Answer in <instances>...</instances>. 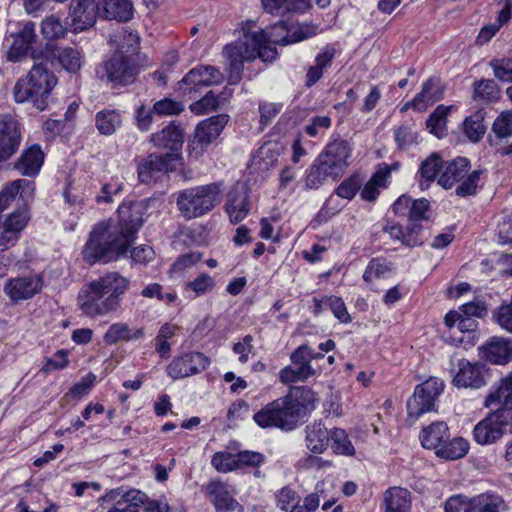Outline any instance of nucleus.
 <instances>
[{"label": "nucleus", "mask_w": 512, "mask_h": 512, "mask_svg": "<svg viewBox=\"0 0 512 512\" xmlns=\"http://www.w3.org/2000/svg\"><path fill=\"white\" fill-rule=\"evenodd\" d=\"M209 499L213 502L216 512H241V505L230 494L227 484L212 480L204 487Z\"/></svg>", "instance_id": "obj_21"}, {"label": "nucleus", "mask_w": 512, "mask_h": 512, "mask_svg": "<svg viewBox=\"0 0 512 512\" xmlns=\"http://www.w3.org/2000/svg\"><path fill=\"white\" fill-rule=\"evenodd\" d=\"M444 387V381L438 377H430L416 386L414 394L407 401L410 425L424 413L435 409V401L442 394Z\"/></svg>", "instance_id": "obj_10"}, {"label": "nucleus", "mask_w": 512, "mask_h": 512, "mask_svg": "<svg viewBox=\"0 0 512 512\" xmlns=\"http://www.w3.org/2000/svg\"><path fill=\"white\" fill-rule=\"evenodd\" d=\"M451 109L452 106L439 105L426 121L430 132L438 138L445 135L447 116Z\"/></svg>", "instance_id": "obj_45"}, {"label": "nucleus", "mask_w": 512, "mask_h": 512, "mask_svg": "<svg viewBox=\"0 0 512 512\" xmlns=\"http://www.w3.org/2000/svg\"><path fill=\"white\" fill-rule=\"evenodd\" d=\"M41 32L44 38L49 40L63 38L67 33V27L55 15L46 17L41 24Z\"/></svg>", "instance_id": "obj_48"}, {"label": "nucleus", "mask_w": 512, "mask_h": 512, "mask_svg": "<svg viewBox=\"0 0 512 512\" xmlns=\"http://www.w3.org/2000/svg\"><path fill=\"white\" fill-rule=\"evenodd\" d=\"M471 507V499L466 500L461 495L450 497L444 504L445 512H468Z\"/></svg>", "instance_id": "obj_64"}, {"label": "nucleus", "mask_w": 512, "mask_h": 512, "mask_svg": "<svg viewBox=\"0 0 512 512\" xmlns=\"http://www.w3.org/2000/svg\"><path fill=\"white\" fill-rule=\"evenodd\" d=\"M391 271L390 263L379 258H373L367 265L363 279L367 283H371L374 278L384 277L386 273Z\"/></svg>", "instance_id": "obj_53"}, {"label": "nucleus", "mask_w": 512, "mask_h": 512, "mask_svg": "<svg viewBox=\"0 0 512 512\" xmlns=\"http://www.w3.org/2000/svg\"><path fill=\"white\" fill-rule=\"evenodd\" d=\"M511 506L498 494L485 493L471 499L468 512H506Z\"/></svg>", "instance_id": "obj_33"}, {"label": "nucleus", "mask_w": 512, "mask_h": 512, "mask_svg": "<svg viewBox=\"0 0 512 512\" xmlns=\"http://www.w3.org/2000/svg\"><path fill=\"white\" fill-rule=\"evenodd\" d=\"M306 447L314 454L323 453L330 441L331 431L321 422H313L306 426Z\"/></svg>", "instance_id": "obj_27"}, {"label": "nucleus", "mask_w": 512, "mask_h": 512, "mask_svg": "<svg viewBox=\"0 0 512 512\" xmlns=\"http://www.w3.org/2000/svg\"><path fill=\"white\" fill-rule=\"evenodd\" d=\"M21 142L20 125L10 114H0V162L9 159Z\"/></svg>", "instance_id": "obj_17"}, {"label": "nucleus", "mask_w": 512, "mask_h": 512, "mask_svg": "<svg viewBox=\"0 0 512 512\" xmlns=\"http://www.w3.org/2000/svg\"><path fill=\"white\" fill-rule=\"evenodd\" d=\"M363 179L360 174L354 173L347 179H345L343 182L340 183V185L336 188L335 193L337 196L351 200L354 198L356 193L359 191L361 185H362Z\"/></svg>", "instance_id": "obj_51"}, {"label": "nucleus", "mask_w": 512, "mask_h": 512, "mask_svg": "<svg viewBox=\"0 0 512 512\" xmlns=\"http://www.w3.org/2000/svg\"><path fill=\"white\" fill-rule=\"evenodd\" d=\"M485 114L483 109H479L464 121V132L473 142L479 141L486 132L487 127L484 124Z\"/></svg>", "instance_id": "obj_41"}, {"label": "nucleus", "mask_w": 512, "mask_h": 512, "mask_svg": "<svg viewBox=\"0 0 512 512\" xmlns=\"http://www.w3.org/2000/svg\"><path fill=\"white\" fill-rule=\"evenodd\" d=\"M500 404L509 412L512 410V372L504 377L498 388L490 392L484 402V406L491 408L493 405Z\"/></svg>", "instance_id": "obj_34"}, {"label": "nucleus", "mask_w": 512, "mask_h": 512, "mask_svg": "<svg viewBox=\"0 0 512 512\" xmlns=\"http://www.w3.org/2000/svg\"><path fill=\"white\" fill-rule=\"evenodd\" d=\"M389 175V167L379 168L361 190V199L368 202H374L380 193L379 188L385 187L386 179Z\"/></svg>", "instance_id": "obj_39"}, {"label": "nucleus", "mask_w": 512, "mask_h": 512, "mask_svg": "<svg viewBox=\"0 0 512 512\" xmlns=\"http://www.w3.org/2000/svg\"><path fill=\"white\" fill-rule=\"evenodd\" d=\"M331 126V118L329 116L312 117L309 124L305 126V132L310 137H315L321 130H326Z\"/></svg>", "instance_id": "obj_63"}, {"label": "nucleus", "mask_w": 512, "mask_h": 512, "mask_svg": "<svg viewBox=\"0 0 512 512\" xmlns=\"http://www.w3.org/2000/svg\"><path fill=\"white\" fill-rule=\"evenodd\" d=\"M473 99L475 101L489 103L499 99L500 91L492 79H482L474 82Z\"/></svg>", "instance_id": "obj_42"}, {"label": "nucleus", "mask_w": 512, "mask_h": 512, "mask_svg": "<svg viewBox=\"0 0 512 512\" xmlns=\"http://www.w3.org/2000/svg\"><path fill=\"white\" fill-rule=\"evenodd\" d=\"M297 409L291 397H280L264 405L253 415L255 423L263 428H277L292 431L297 425Z\"/></svg>", "instance_id": "obj_8"}, {"label": "nucleus", "mask_w": 512, "mask_h": 512, "mask_svg": "<svg viewBox=\"0 0 512 512\" xmlns=\"http://www.w3.org/2000/svg\"><path fill=\"white\" fill-rule=\"evenodd\" d=\"M95 380L94 375H88L81 379L80 382L74 384L69 392L66 394V397H72L74 399H80L81 397L87 395L93 385Z\"/></svg>", "instance_id": "obj_61"}, {"label": "nucleus", "mask_w": 512, "mask_h": 512, "mask_svg": "<svg viewBox=\"0 0 512 512\" xmlns=\"http://www.w3.org/2000/svg\"><path fill=\"white\" fill-rule=\"evenodd\" d=\"M448 437H450L449 429L443 421L431 423L423 428L419 436L422 446L426 449H434L436 453Z\"/></svg>", "instance_id": "obj_28"}, {"label": "nucleus", "mask_w": 512, "mask_h": 512, "mask_svg": "<svg viewBox=\"0 0 512 512\" xmlns=\"http://www.w3.org/2000/svg\"><path fill=\"white\" fill-rule=\"evenodd\" d=\"M98 6L94 0H73L70 4V16L75 31H83L96 22Z\"/></svg>", "instance_id": "obj_24"}, {"label": "nucleus", "mask_w": 512, "mask_h": 512, "mask_svg": "<svg viewBox=\"0 0 512 512\" xmlns=\"http://www.w3.org/2000/svg\"><path fill=\"white\" fill-rule=\"evenodd\" d=\"M44 161V153L39 145H32L23 152L18 162L16 169L25 176H35L38 174Z\"/></svg>", "instance_id": "obj_31"}, {"label": "nucleus", "mask_w": 512, "mask_h": 512, "mask_svg": "<svg viewBox=\"0 0 512 512\" xmlns=\"http://www.w3.org/2000/svg\"><path fill=\"white\" fill-rule=\"evenodd\" d=\"M58 60L62 67L69 72H77L82 65L81 52L72 47H64L58 51Z\"/></svg>", "instance_id": "obj_47"}, {"label": "nucleus", "mask_w": 512, "mask_h": 512, "mask_svg": "<svg viewBox=\"0 0 512 512\" xmlns=\"http://www.w3.org/2000/svg\"><path fill=\"white\" fill-rule=\"evenodd\" d=\"M469 169L470 162L465 157L443 161V171L438 178V184L444 189H450L455 183L461 181L456 188V194L461 197L475 195L483 170L478 169L469 173Z\"/></svg>", "instance_id": "obj_7"}, {"label": "nucleus", "mask_w": 512, "mask_h": 512, "mask_svg": "<svg viewBox=\"0 0 512 512\" xmlns=\"http://www.w3.org/2000/svg\"><path fill=\"white\" fill-rule=\"evenodd\" d=\"M352 147L347 140L336 138L330 141L310 166L305 186L317 189L328 179L338 180L350 165Z\"/></svg>", "instance_id": "obj_4"}, {"label": "nucleus", "mask_w": 512, "mask_h": 512, "mask_svg": "<svg viewBox=\"0 0 512 512\" xmlns=\"http://www.w3.org/2000/svg\"><path fill=\"white\" fill-rule=\"evenodd\" d=\"M311 0H262L263 8L272 14L283 15L286 12L303 13L310 8Z\"/></svg>", "instance_id": "obj_35"}, {"label": "nucleus", "mask_w": 512, "mask_h": 512, "mask_svg": "<svg viewBox=\"0 0 512 512\" xmlns=\"http://www.w3.org/2000/svg\"><path fill=\"white\" fill-rule=\"evenodd\" d=\"M395 214L408 215L412 221H421L429 218L431 212L430 202L425 199L412 200L411 197L402 195L392 206Z\"/></svg>", "instance_id": "obj_23"}, {"label": "nucleus", "mask_w": 512, "mask_h": 512, "mask_svg": "<svg viewBox=\"0 0 512 512\" xmlns=\"http://www.w3.org/2000/svg\"><path fill=\"white\" fill-rule=\"evenodd\" d=\"M154 115L156 114L153 107L151 108L144 103L137 106L134 111L136 127L142 132L149 131L153 123Z\"/></svg>", "instance_id": "obj_52"}, {"label": "nucleus", "mask_w": 512, "mask_h": 512, "mask_svg": "<svg viewBox=\"0 0 512 512\" xmlns=\"http://www.w3.org/2000/svg\"><path fill=\"white\" fill-rule=\"evenodd\" d=\"M384 512H410L411 493L402 487H390L383 496Z\"/></svg>", "instance_id": "obj_29"}, {"label": "nucleus", "mask_w": 512, "mask_h": 512, "mask_svg": "<svg viewBox=\"0 0 512 512\" xmlns=\"http://www.w3.org/2000/svg\"><path fill=\"white\" fill-rule=\"evenodd\" d=\"M129 285L130 280L119 272H108L83 286L78 294V306L88 317L114 314Z\"/></svg>", "instance_id": "obj_3"}, {"label": "nucleus", "mask_w": 512, "mask_h": 512, "mask_svg": "<svg viewBox=\"0 0 512 512\" xmlns=\"http://www.w3.org/2000/svg\"><path fill=\"white\" fill-rule=\"evenodd\" d=\"M228 121L227 114H218L200 122L196 127L193 143L200 145L201 149L206 148L220 136Z\"/></svg>", "instance_id": "obj_22"}, {"label": "nucleus", "mask_w": 512, "mask_h": 512, "mask_svg": "<svg viewBox=\"0 0 512 512\" xmlns=\"http://www.w3.org/2000/svg\"><path fill=\"white\" fill-rule=\"evenodd\" d=\"M457 371L450 370L452 384L457 388L479 389L488 382L489 369L480 362L472 363L465 358L457 361Z\"/></svg>", "instance_id": "obj_13"}, {"label": "nucleus", "mask_w": 512, "mask_h": 512, "mask_svg": "<svg viewBox=\"0 0 512 512\" xmlns=\"http://www.w3.org/2000/svg\"><path fill=\"white\" fill-rule=\"evenodd\" d=\"M494 76L502 82H512V57L493 59L489 63Z\"/></svg>", "instance_id": "obj_56"}, {"label": "nucleus", "mask_w": 512, "mask_h": 512, "mask_svg": "<svg viewBox=\"0 0 512 512\" xmlns=\"http://www.w3.org/2000/svg\"><path fill=\"white\" fill-rule=\"evenodd\" d=\"M154 112L158 116H173L178 115L184 111L182 102L173 100L171 98H163L153 104Z\"/></svg>", "instance_id": "obj_55"}, {"label": "nucleus", "mask_w": 512, "mask_h": 512, "mask_svg": "<svg viewBox=\"0 0 512 512\" xmlns=\"http://www.w3.org/2000/svg\"><path fill=\"white\" fill-rule=\"evenodd\" d=\"M224 210L232 224L242 222L251 210L248 189L245 185H234L226 196Z\"/></svg>", "instance_id": "obj_18"}, {"label": "nucleus", "mask_w": 512, "mask_h": 512, "mask_svg": "<svg viewBox=\"0 0 512 512\" xmlns=\"http://www.w3.org/2000/svg\"><path fill=\"white\" fill-rule=\"evenodd\" d=\"M491 408L494 409L473 429V438L480 445H490L500 440L505 433V426L511 419V412L500 404Z\"/></svg>", "instance_id": "obj_11"}, {"label": "nucleus", "mask_w": 512, "mask_h": 512, "mask_svg": "<svg viewBox=\"0 0 512 512\" xmlns=\"http://www.w3.org/2000/svg\"><path fill=\"white\" fill-rule=\"evenodd\" d=\"M118 497H120L118 501L125 502L138 510L142 505L148 503L147 495L144 492L136 489H132L127 492H123L121 489L111 490L106 494L105 499L114 501L117 500Z\"/></svg>", "instance_id": "obj_44"}, {"label": "nucleus", "mask_w": 512, "mask_h": 512, "mask_svg": "<svg viewBox=\"0 0 512 512\" xmlns=\"http://www.w3.org/2000/svg\"><path fill=\"white\" fill-rule=\"evenodd\" d=\"M29 220V216L26 210H18L11 213L3 225L9 229H12L15 233L19 234L23 231L27 222Z\"/></svg>", "instance_id": "obj_59"}, {"label": "nucleus", "mask_w": 512, "mask_h": 512, "mask_svg": "<svg viewBox=\"0 0 512 512\" xmlns=\"http://www.w3.org/2000/svg\"><path fill=\"white\" fill-rule=\"evenodd\" d=\"M443 167L442 158L433 153L425 159L419 168L420 180L419 187L421 190H427L431 183L435 181L437 175Z\"/></svg>", "instance_id": "obj_36"}, {"label": "nucleus", "mask_w": 512, "mask_h": 512, "mask_svg": "<svg viewBox=\"0 0 512 512\" xmlns=\"http://www.w3.org/2000/svg\"><path fill=\"white\" fill-rule=\"evenodd\" d=\"M57 83L55 75L44 62L35 64L25 78L19 79L14 88L13 95L17 103L31 101L38 110L47 107V99Z\"/></svg>", "instance_id": "obj_5"}, {"label": "nucleus", "mask_w": 512, "mask_h": 512, "mask_svg": "<svg viewBox=\"0 0 512 512\" xmlns=\"http://www.w3.org/2000/svg\"><path fill=\"white\" fill-rule=\"evenodd\" d=\"M123 183L109 182L102 185L100 192L96 195L95 200L98 204H109L113 202V196L121 193Z\"/></svg>", "instance_id": "obj_58"}, {"label": "nucleus", "mask_w": 512, "mask_h": 512, "mask_svg": "<svg viewBox=\"0 0 512 512\" xmlns=\"http://www.w3.org/2000/svg\"><path fill=\"white\" fill-rule=\"evenodd\" d=\"M254 22H247L243 27L242 36L234 43L224 47L223 54L229 61V83L237 84L241 79L243 64L257 57L262 61L276 59L275 45H288L300 42L313 33L308 28L296 27L280 20L266 30H255Z\"/></svg>", "instance_id": "obj_1"}, {"label": "nucleus", "mask_w": 512, "mask_h": 512, "mask_svg": "<svg viewBox=\"0 0 512 512\" xmlns=\"http://www.w3.org/2000/svg\"><path fill=\"white\" fill-rule=\"evenodd\" d=\"M139 73L136 57L113 53L97 70L101 80L113 88L128 86L135 82Z\"/></svg>", "instance_id": "obj_9"}, {"label": "nucleus", "mask_w": 512, "mask_h": 512, "mask_svg": "<svg viewBox=\"0 0 512 512\" xmlns=\"http://www.w3.org/2000/svg\"><path fill=\"white\" fill-rule=\"evenodd\" d=\"M121 123V114L116 110L104 109L95 115V126L99 133L105 136L113 135Z\"/></svg>", "instance_id": "obj_38"}, {"label": "nucleus", "mask_w": 512, "mask_h": 512, "mask_svg": "<svg viewBox=\"0 0 512 512\" xmlns=\"http://www.w3.org/2000/svg\"><path fill=\"white\" fill-rule=\"evenodd\" d=\"M228 99V95L214 94L213 91H208L200 100L193 102L190 105V110L197 115L204 114L209 110L218 109Z\"/></svg>", "instance_id": "obj_43"}, {"label": "nucleus", "mask_w": 512, "mask_h": 512, "mask_svg": "<svg viewBox=\"0 0 512 512\" xmlns=\"http://www.w3.org/2000/svg\"><path fill=\"white\" fill-rule=\"evenodd\" d=\"M212 466L222 473H227L238 469L236 454L229 452H216L211 460Z\"/></svg>", "instance_id": "obj_54"}, {"label": "nucleus", "mask_w": 512, "mask_h": 512, "mask_svg": "<svg viewBox=\"0 0 512 512\" xmlns=\"http://www.w3.org/2000/svg\"><path fill=\"white\" fill-rule=\"evenodd\" d=\"M237 467L243 466L258 467L264 463L265 457L263 454L253 451H241L236 454Z\"/></svg>", "instance_id": "obj_60"}, {"label": "nucleus", "mask_w": 512, "mask_h": 512, "mask_svg": "<svg viewBox=\"0 0 512 512\" xmlns=\"http://www.w3.org/2000/svg\"><path fill=\"white\" fill-rule=\"evenodd\" d=\"M215 285L216 282L213 277L207 273H201L194 280L186 283L185 289L194 292L195 297H198L211 292Z\"/></svg>", "instance_id": "obj_50"}, {"label": "nucleus", "mask_w": 512, "mask_h": 512, "mask_svg": "<svg viewBox=\"0 0 512 512\" xmlns=\"http://www.w3.org/2000/svg\"><path fill=\"white\" fill-rule=\"evenodd\" d=\"M103 14L106 19L125 22L133 16V5L130 0H105Z\"/></svg>", "instance_id": "obj_37"}, {"label": "nucleus", "mask_w": 512, "mask_h": 512, "mask_svg": "<svg viewBox=\"0 0 512 512\" xmlns=\"http://www.w3.org/2000/svg\"><path fill=\"white\" fill-rule=\"evenodd\" d=\"M110 43L116 49L114 53L135 57L139 50L140 38L138 34L122 28L110 36Z\"/></svg>", "instance_id": "obj_32"}, {"label": "nucleus", "mask_w": 512, "mask_h": 512, "mask_svg": "<svg viewBox=\"0 0 512 512\" xmlns=\"http://www.w3.org/2000/svg\"><path fill=\"white\" fill-rule=\"evenodd\" d=\"M492 130L495 136L502 141L512 135V112H503L496 118Z\"/></svg>", "instance_id": "obj_57"}, {"label": "nucleus", "mask_w": 512, "mask_h": 512, "mask_svg": "<svg viewBox=\"0 0 512 512\" xmlns=\"http://www.w3.org/2000/svg\"><path fill=\"white\" fill-rule=\"evenodd\" d=\"M144 336V328H131L127 323L117 322L109 326L104 334L103 340L108 345H114L120 341H136L142 339Z\"/></svg>", "instance_id": "obj_26"}, {"label": "nucleus", "mask_w": 512, "mask_h": 512, "mask_svg": "<svg viewBox=\"0 0 512 512\" xmlns=\"http://www.w3.org/2000/svg\"><path fill=\"white\" fill-rule=\"evenodd\" d=\"M150 142L156 148L167 149L168 153L179 151L184 143V132L179 125L171 122L166 127L150 136Z\"/></svg>", "instance_id": "obj_25"}, {"label": "nucleus", "mask_w": 512, "mask_h": 512, "mask_svg": "<svg viewBox=\"0 0 512 512\" xmlns=\"http://www.w3.org/2000/svg\"><path fill=\"white\" fill-rule=\"evenodd\" d=\"M469 450V443L466 439L462 437H456L453 439H448L443 443L441 448H438L437 456L448 459L455 460L464 457Z\"/></svg>", "instance_id": "obj_40"}, {"label": "nucleus", "mask_w": 512, "mask_h": 512, "mask_svg": "<svg viewBox=\"0 0 512 512\" xmlns=\"http://www.w3.org/2000/svg\"><path fill=\"white\" fill-rule=\"evenodd\" d=\"M31 184V182L25 179H19L12 182L10 185L5 186L1 191L0 201L8 203L10 200H14L17 195H20L21 197L27 196L33 191V189L30 188Z\"/></svg>", "instance_id": "obj_49"}, {"label": "nucleus", "mask_w": 512, "mask_h": 512, "mask_svg": "<svg viewBox=\"0 0 512 512\" xmlns=\"http://www.w3.org/2000/svg\"><path fill=\"white\" fill-rule=\"evenodd\" d=\"M224 76L220 70L211 65H200L191 69L181 81L178 82V91L190 99L196 98L203 88L219 85Z\"/></svg>", "instance_id": "obj_12"}, {"label": "nucleus", "mask_w": 512, "mask_h": 512, "mask_svg": "<svg viewBox=\"0 0 512 512\" xmlns=\"http://www.w3.org/2000/svg\"><path fill=\"white\" fill-rule=\"evenodd\" d=\"M482 358L486 361L505 365L512 361V338L494 336L479 347Z\"/></svg>", "instance_id": "obj_20"}, {"label": "nucleus", "mask_w": 512, "mask_h": 512, "mask_svg": "<svg viewBox=\"0 0 512 512\" xmlns=\"http://www.w3.org/2000/svg\"><path fill=\"white\" fill-rule=\"evenodd\" d=\"M37 41L35 24L27 22L23 28L13 36V42L7 52V59L11 62L21 61L31 53L33 59H37L34 44Z\"/></svg>", "instance_id": "obj_19"}, {"label": "nucleus", "mask_w": 512, "mask_h": 512, "mask_svg": "<svg viewBox=\"0 0 512 512\" xmlns=\"http://www.w3.org/2000/svg\"><path fill=\"white\" fill-rule=\"evenodd\" d=\"M221 188L218 183L195 186L177 193L176 205L186 220L202 217L220 202Z\"/></svg>", "instance_id": "obj_6"}, {"label": "nucleus", "mask_w": 512, "mask_h": 512, "mask_svg": "<svg viewBox=\"0 0 512 512\" xmlns=\"http://www.w3.org/2000/svg\"><path fill=\"white\" fill-rule=\"evenodd\" d=\"M43 288V278L40 274H27L7 280L3 287L5 295L13 303L32 299Z\"/></svg>", "instance_id": "obj_14"}, {"label": "nucleus", "mask_w": 512, "mask_h": 512, "mask_svg": "<svg viewBox=\"0 0 512 512\" xmlns=\"http://www.w3.org/2000/svg\"><path fill=\"white\" fill-rule=\"evenodd\" d=\"M210 364L207 356L200 352H188L175 357L167 366V374L174 380L198 374Z\"/></svg>", "instance_id": "obj_15"}, {"label": "nucleus", "mask_w": 512, "mask_h": 512, "mask_svg": "<svg viewBox=\"0 0 512 512\" xmlns=\"http://www.w3.org/2000/svg\"><path fill=\"white\" fill-rule=\"evenodd\" d=\"M496 235L501 244H512V213L498 223Z\"/></svg>", "instance_id": "obj_62"}, {"label": "nucleus", "mask_w": 512, "mask_h": 512, "mask_svg": "<svg viewBox=\"0 0 512 512\" xmlns=\"http://www.w3.org/2000/svg\"><path fill=\"white\" fill-rule=\"evenodd\" d=\"M119 221H102L89 233L82 249L89 265L107 264L126 255L143 224V208L139 204H123L118 208Z\"/></svg>", "instance_id": "obj_2"}, {"label": "nucleus", "mask_w": 512, "mask_h": 512, "mask_svg": "<svg viewBox=\"0 0 512 512\" xmlns=\"http://www.w3.org/2000/svg\"><path fill=\"white\" fill-rule=\"evenodd\" d=\"M330 441L334 453L345 456H353L355 454V448L345 430L340 428L331 430Z\"/></svg>", "instance_id": "obj_46"}, {"label": "nucleus", "mask_w": 512, "mask_h": 512, "mask_svg": "<svg viewBox=\"0 0 512 512\" xmlns=\"http://www.w3.org/2000/svg\"><path fill=\"white\" fill-rule=\"evenodd\" d=\"M285 397H291L295 408L297 409V422L309 411H312L316 407L318 398L314 391L307 387H295L285 395Z\"/></svg>", "instance_id": "obj_30"}, {"label": "nucleus", "mask_w": 512, "mask_h": 512, "mask_svg": "<svg viewBox=\"0 0 512 512\" xmlns=\"http://www.w3.org/2000/svg\"><path fill=\"white\" fill-rule=\"evenodd\" d=\"M175 157L176 154L173 153H151L147 157L141 159L137 164L139 181L143 184L155 182L162 174L168 171L169 166Z\"/></svg>", "instance_id": "obj_16"}]
</instances>
